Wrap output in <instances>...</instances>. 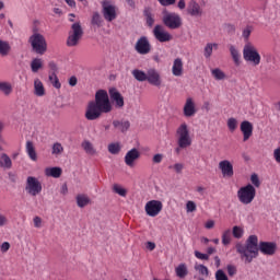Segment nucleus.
Here are the masks:
<instances>
[{
	"instance_id": "obj_52",
	"label": "nucleus",
	"mask_w": 280,
	"mask_h": 280,
	"mask_svg": "<svg viewBox=\"0 0 280 280\" xmlns=\"http://www.w3.org/2000/svg\"><path fill=\"white\" fill-rule=\"evenodd\" d=\"M8 177L10 183H16V180H19V176L14 172H9Z\"/></svg>"
},
{
	"instance_id": "obj_30",
	"label": "nucleus",
	"mask_w": 280,
	"mask_h": 280,
	"mask_svg": "<svg viewBox=\"0 0 280 280\" xmlns=\"http://www.w3.org/2000/svg\"><path fill=\"white\" fill-rule=\"evenodd\" d=\"M213 47L218 49V44L217 43H208L205 48H203V56L205 58H211L213 55Z\"/></svg>"
},
{
	"instance_id": "obj_60",
	"label": "nucleus",
	"mask_w": 280,
	"mask_h": 280,
	"mask_svg": "<svg viewBox=\"0 0 280 280\" xmlns=\"http://www.w3.org/2000/svg\"><path fill=\"white\" fill-rule=\"evenodd\" d=\"M8 224V218L0 213V226H5Z\"/></svg>"
},
{
	"instance_id": "obj_36",
	"label": "nucleus",
	"mask_w": 280,
	"mask_h": 280,
	"mask_svg": "<svg viewBox=\"0 0 280 280\" xmlns=\"http://www.w3.org/2000/svg\"><path fill=\"white\" fill-rule=\"evenodd\" d=\"M232 232L231 230H225L222 234V244L223 246H229V244H231V240H232Z\"/></svg>"
},
{
	"instance_id": "obj_24",
	"label": "nucleus",
	"mask_w": 280,
	"mask_h": 280,
	"mask_svg": "<svg viewBox=\"0 0 280 280\" xmlns=\"http://www.w3.org/2000/svg\"><path fill=\"white\" fill-rule=\"evenodd\" d=\"M26 154H28V158L31 159V161H38V155L36 154L34 142L30 140L26 142Z\"/></svg>"
},
{
	"instance_id": "obj_42",
	"label": "nucleus",
	"mask_w": 280,
	"mask_h": 280,
	"mask_svg": "<svg viewBox=\"0 0 280 280\" xmlns=\"http://www.w3.org/2000/svg\"><path fill=\"white\" fill-rule=\"evenodd\" d=\"M228 128L230 130V132H235V130H237V119L235 118H229L228 119Z\"/></svg>"
},
{
	"instance_id": "obj_12",
	"label": "nucleus",
	"mask_w": 280,
	"mask_h": 280,
	"mask_svg": "<svg viewBox=\"0 0 280 280\" xmlns=\"http://www.w3.org/2000/svg\"><path fill=\"white\" fill-rule=\"evenodd\" d=\"M153 36L159 40V43H170L173 36L170 32L165 31L163 25H155L153 28Z\"/></svg>"
},
{
	"instance_id": "obj_17",
	"label": "nucleus",
	"mask_w": 280,
	"mask_h": 280,
	"mask_svg": "<svg viewBox=\"0 0 280 280\" xmlns=\"http://www.w3.org/2000/svg\"><path fill=\"white\" fill-rule=\"evenodd\" d=\"M109 97L112 102L115 103L116 108H124V96L117 89L110 88L109 89Z\"/></svg>"
},
{
	"instance_id": "obj_49",
	"label": "nucleus",
	"mask_w": 280,
	"mask_h": 280,
	"mask_svg": "<svg viewBox=\"0 0 280 280\" xmlns=\"http://www.w3.org/2000/svg\"><path fill=\"white\" fill-rule=\"evenodd\" d=\"M186 211H187V213H194V211H196V202L187 201Z\"/></svg>"
},
{
	"instance_id": "obj_54",
	"label": "nucleus",
	"mask_w": 280,
	"mask_h": 280,
	"mask_svg": "<svg viewBox=\"0 0 280 280\" xmlns=\"http://www.w3.org/2000/svg\"><path fill=\"white\" fill-rule=\"evenodd\" d=\"M158 1L159 3L164 5V8H166L167 5H174V3H176V0H158Z\"/></svg>"
},
{
	"instance_id": "obj_3",
	"label": "nucleus",
	"mask_w": 280,
	"mask_h": 280,
	"mask_svg": "<svg viewBox=\"0 0 280 280\" xmlns=\"http://www.w3.org/2000/svg\"><path fill=\"white\" fill-rule=\"evenodd\" d=\"M176 139H177V145L176 152H180V150H185L191 145V136L189 135V127L183 122L177 129H176Z\"/></svg>"
},
{
	"instance_id": "obj_28",
	"label": "nucleus",
	"mask_w": 280,
	"mask_h": 280,
	"mask_svg": "<svg viewBox=\"0 0 280 280\" xmlns=\"http://www.w3.org/2000/svg\"><path fill=\"white\" fill-rule=\"evenodd\" d=\"M46 176H51L52 178H60L62 176V168L60 167H50L45 171Z\"/></svg>"
},
{
	"instance_id": "obj_35",
	"label": "nucleus",
	"mask_w": 280,
	"mask_h": 280,
	"mask_svg": "<svg viewBox=\"0 0 280 280\" xmlns=\"http://www.w3.org/2000/svg\"><path fill=\"white\" fill-rule=\"evenodd\" d=\"M65 152V148L60 142H55L52 144L51 154L58 156Z\"/></svg>"
},
{
	"instance_id": "obj_64",
	"label": "nucleus",
	"mask_w": 280,
	"mask_h": 280,
	"mask_svg": "<svg viewBox=\"0 0 280 280\" xmlns=\"http://www.w3.org/2000/svg\"><path fill=\"white\" fill-rule=\"evenodd\" d=\"M226 30H228L229 34H235V25L228 24Z\"/></svg>"
},
{
	"instance_id": "obj_9",
	"label": "nucleus",
	"mask_w": 280,
	"mask_h": 280,
	"mask_svg": "<svg viewBox=\"0 0 280 280\" xmlns=\"http://www.w3.org/2000/svg\"><path fill=\"white\" fill-rule=\"evenodd\" d=\"M25 190L30 196H38L40 191H43V184L38 180V178L28 176L26 178Z\"/></svg>"
},
{
	"instance_id": "obj_31",
	"label": "nucleus",
	"mask_w": 280,
	"mask_h": 280,
	"mask_svg": "<svg viewBox=\"0 0 280 280\" xmlns=\"http://www.w3.org/2000/svg\"><path fill=\"white\" fill-rule=\"evenodd\" d=\"M12 51V46H10V42L2 40L0 43V55L8 56Z\"/></svg>"
},
{
	"instance_id": "obj_27",
	"label": "nucleus",
	"mask_w": 280,
	"mask_h": 280,
	"mask_svg": "<svg viewBox=\"0 0 280 280\" xmlns=\"http://www.w3.org/2000/svg\"><path fill=\"white\" fill-rule=\"evenodd\" d=\"M77 205L80 209H84L88 205H91V198L89 196L81 194L77 196Z\"/></svg>"
},
{
	"instance_id": "obj_46",
	"label": "nucleus",
	"mask_w": 280,
	"mask_h": 280,
	"mask_svg": "<svg viewBox=\"0 0 280 280\" xmlns=\"http://www.w3.org/2000/svg\"><path fill=\"white\" fill-rule=\"evenodd\" d=\"M214 277H215V280H229V276H226V273L222 269H218L215 271Z\"/></svg>"
},
{
	"instance_id": "obj_5",
	"label": "nucleus",
	"mask_w": 280,
	"mask_h": 280,
	"mask_svg": "<svg viewBox=\"0 0 280 280\" xmlns=\"http://www.w3.org/2000/svg\"><path fill=\"white\" fill-rule=\"evenodd\" d=\"M236 196L241 205H250L255 200V196H257V189L252 184H247L237 190Z\"/></svg>"
},
{
	"instance_id": "obj_57",
	"label": "nucleus",
	"mask_w": 280,
	"mask_h": 280,
	"mask_svg": "<svg viewBox=\"0 0 280 280\" xmlns=\"http://www.w3.org/2000/svg\"><path fill=\"white\" fill-rule=\"evenodd\" d=\"M153 163H156V164H159V163H162V161H163V154H161V153H158V154H155L154 156H153Z\"/></svg>"
},
{
	"instance_id": "obj_43",
	"label": "nucleus",
	"mask_w": 280,
	"mask_h": 280,
	"mask_svg": "<svg viewBox=\"0 0 280 280\" xmlns=\"http://www.w3.org/2000/svg\"><path fill=\"white\" fill-rule=\"evenodd\" d=\"M49 81L51 82V84L55 89H60L62 86V84H60V80H58V75H56V73H52L49 75Z\"/></svg>"
},
{
	"instance_id": "obj_18",
	"label": "nucleus",
	"mask_w": 280,
	"mask_h": 280,
	"mask_svg": "<svg viewBox=\"0 0 280 280\" xmlns=\"http://www.w3.org/2000/svg\"><path fill=\"white\" fill-rule=\"evenodd\" d=\"M202 7L199 5L198 2H196V0H191L188 5H187V14H189V16H202Z\"/></svg>"
},
{
	"instance_id": "obj_1",
	"label": "nucleus",
	"mask_w": 280,
	"mask_h": 280,
	"mask_svg": "<svg viewBox=\"0 0 280 280\" xmlns=\"http://www.w3.org/2000/svg\"><path fill=\"white\" fill-rule=\"evenodd\" d=\"M259 252L262 255L272 257L277 253V243L275 242H260L257 235H249L245 244H236V253L244 259L245 264H252L253 259L259 257Z\"/></svg>"
},
{
	"instance_id": "obj_29",
	"label": "nucleus",
	"mask_w": 280,
	"mask_h": 280,
	"mask_svg": "<svg viewBox=\"0 0 280 280\" xmlns=\"http://www.w3.org/2000/svg\"><path fill=\"white\" fill-rule=\"evenodd\" d=\"M176 276L179 277V279H185L187 275H189V271L187 270V265L180 264L175 268Z\"/></svg>"
},
{
	"instance_id": "obj_15",
	"label": "nucleus",
	"mask_w": 280,
	"mask_h": 280,
	"mask_svg": "<svg viewBox=\"0 0 280 280\" xmlns=\"http://www.w3.org/2000/svg\"><path fill=\"white\" fill-rule=\"evenodd\" d=\"M219 170H221L224 178H233V164L229 160H223L219 163Z\"/></svg>"
},
{
	"instance_id": "obj_23",
	"label": "nucleus",
	"mask_w": 280,
	"mask_h": 280,
	"mask_svg": "<svg viewBox=\"0 0 280 280\" xmlns=\"http://www.w3.org/2000/svg\"><path fill=\"white\" fill-rule=\"evenodd\" d=\"M34 95L37 97L45 96V85H43V81H40V79H35L34 81Z\"/></svg>"
},
{
	"instance_id": "obj_33",
	"label": "nucleus",
	"mask_w": 280,
	"mask_h": 280,
	"mask_svg": "<svg viewBox=\"0 0 280 280\" xmlns=\"http://www.w3.org/2000/svg\"><path fill=\"white\" fill-rule=\"evenodd\" d=\"M91 23L92 25H95V27H102L104 20H102V15H100V12L93 13Z\"/></svg>"
},
{
	"instance_id": "obj_40",
	"label": "nucleus",
	"mask_w": 280,
	"mask_h": 280,
	"mask_svg": "<svg viewBox=\"0 0 280 280\" xmlns=\"http://www.w3.org/2000/svg\"><path fill=\"white\" fill-rule=\"evenodd\" d=\"M108 152L110 154H118L119 152H121V145L119 144V142L109 143L108 144Z\"/></svg>"
},
{
	"instance_id": "obj_61",
	"label": "nucleus",
	"mask_w": 280,
	"mask_h": 280,
	"mask_svg": "<svg viewBox=\"0 0 280 280\" xmlns=\"http://www.w3.org/2000/svg\"><path fill=\"white\" fill-rule=\"evenodd\" d=\"M48 67H49V69H51L54 71L52 73H56V71H58V65H56V62H54V61H50L48 63Z\"/></svg>"
},
{
	"instance_id": "obj_32",
	"label": "nucleus",
	"mask_w": 280,
	"mask_h": 280,
	"mask_svg": "<svg viewBox=\"0 0 280 280\" xmlns=\"http://www.w3.org/2000/svg\"><path fill=\"white\" fill-rule=\"evenodd\" d=\"M31 69L33 73H38L39 69H43V59L40 58H35L31 62Z\"/></svg>"
},
{
	"instance_id": "obj_2",
	"label": "nucleus",
	"mask_w": 280,
	"mask_h": 280,
	"mask_svg": "<svg viewBox=\"0 0 280 280\" xmlns=\"http://www.w3.org/2000/svg\"><path fill=\"white\" fill-rule=\"evenodd\" d=\"M112 110L113 104H110L108 92H106V90H98L95 93V100L88 104L85 119H88V121H95L96 119H100L102 115L108 114Z\"/></svg>"
},
{
	"instance_id": "obj_7",
	"label": "nucleus",
	"mask_w": 280,
	"mask_h": 280,
	"mask_svg": "<svg viewBox=\"0 0 280 280\" xmlns=\"http://www.w3.org/2000/svg\"><path fill=\"white\" fill-rule=\"evenodd\" d=\"M28 43L35 54L43 56L47 51V39L40 33H35L28 38Z\"/></svg>"
},
{
	"instance_id": "obj_16",
	"label": "nucleus",
	"mask_w": 280,
	"mask_h": 280,
	"mask_svg": "<svg viewBox=\"0 0 280 280\" xmlns=\"http://www.w3.org/2000/svg\"><path fill=\"white\" fill-rule=\"evenodd\" d=\"M141 153L137 148L129 150L125 155V163L128 167H135V161L139 160Z\"/></svg>"
},
{
	"instance_id": "obj_10",
	"label": "nucleus",
	"mask_w": 280,
	"mask_h": 280,
	"mask_svg": "<svg viewBox=\"0 0 280 280\" xmlns=\"http://www.w3.org/2000/svg\"><path fill=\"white\" fill-rule=\"evenodd\" d=\"M135 50L140 56H148L150 51H152V44H150V39L147 36H141L135 45Z\"/></svg>"
},
{
	"instance_id": "obj_59",
	"label": "nucleus",
	"mask_w": 280,
	"mask_h": 280,
	"mask_svg": "<svg viewBox=\"0 0 280 280\" xmlns=\"http://www.w3.org/2000/svg\"><path fill=\"white\" fill-rule=\"evenodd\" d=\"M273 158L277 163H280V148L273 151Z\"/></svg>"
},
{
	"instance_id": "obj_20",
	"label": "nucleus",
	"mask_w": 280,
	"mask_h": 280,
	"mask_svg": "<svg viewBox=\"0 0 280 280\" xmlns=\"http://www.w3.org/2000/svg\"><path fill=\"white\" fill-rule=\"evenodd\" d=\"M184 115L186 117H194V115H196V104L194 103V100L191 97H188L186 100V103L184 105Z\"/></svg>"
},
{
	"instance_id": "obj_22",
	"label": "nucleus",
	"mask_w": 280,
	"mask_h": 280,
	"mask_svg": "<svg viewBox=\"0 0 280 280\" xmlns=\"http://www.w3.org/2000/svg\"><path fill=\"white\" fill-rule=\"evenodd\" d=\"M113 126L117 130H120V132H128V130L130 129V121H128V120H114Z\"/></svg>"
},
{
	"instance_id": "obj_45",
	"label": "nucleus",
	"mask_w": 280,
	"mask_h": 280,
	"mask_svg": "<svg viewBox=\"0 0 280 280\" xmlns=\"http://www.w3.org/2000/svg\"><path fill=\"white\" fill-rule=\"evenodd\" d=\"M144 16L147 19V25H149V27H152V25H154V18H152V12H150V10L145 9Z\"/></svg>"
},
{
	"instance_id": "obj_56",
	"label": "nucleus",
	"mask_w": 280,
	"mask_h": 280,
	"mask_svg": "<svg viewBox=\"0 0 280 280\" xmlns=\"http://www.w3.org/2000/svg\"><path fill=\"white\" fill-rule=\"evenodd\" d=\"M1 253H8L10 250V244L8 242H4L0 246Z\"/></svg>"
},
{
	"instance_id": "obj_62",
	"label": "nucleus",
	"mask_w": 280,
	"mask_h": 280,
	"mask_svg": "<svg viewBox=\"0 0 280 280\" xmlns=\"http://www.w3.org/2000/svg\"><path fill=\"white\" fill-rule=\"evenodd\" d=\"M60 194H62V196H67L69 194V187H67V184L61 186Z\"/></svg>"
},
{
	"instance_id": "obj_39",
	"label": "nucleus",
	"mask_w": 280,
	"mask_h": 280,
	"mask_svg": "<svg viewBox=\"0 0 280 280\" xmlns=\"http://www.w3.org/2000/svg\"><path fill=\"white\" fill-rule=\"evenodd\" d=\"M82 148L86 152V154H90L91 156L95 154V149L93 148V144L90 141H84L82 143Z\"/></svg>"
},
{
	"instance_id": "obj_26",
	"label": "nucleus",
	"mask_w": 280,
	"mask_h": 280,
	"mask_svg": "<svg viewBox=\"0 0 280 280\" xmlns=\"http://www.w3.org/2000/svg\"><path fill=\"white\" fill-rule=\"evenodd\" d=\"M0 167H3V170H12V159L5 153H2L0 156Z\"/></svg>"
},
{
	"instance_id": "obj_48",
	"label": "nucleus",
	"mask_w": 280,
	"mask_h": 280,
	"mask_svg": "<svg viewBox=\"0 0 280 280\" xmlns=\"http://www.w3.org/2000/svg\"><path fill=\"white\" fill-rule=\"evenodd\" d=\"M195 269L198 270V272L200 275H205L206 277H209V268H207V266L199 265V266L195 267Z\"/></svg>"
},
{
	"instance_id": "obj_21",
	"label": "nucleus",
	"mask_w": 280,
	"mask_h": 280,
	"mask_svg": "<svg viewBox=\"0 0 280 280\" xmlns=\"http://www.w3.org/2000/svg\"><path fill=\"white\" fill-rule=\"evenodd\" d=\"M172 73L175 78H180L183 75V59L176 58L173 62Z\"/></svg>"
},
{
	"instance_id": "obj_55",
	"label": "nucleus",
	"mask_w": 280,
	"mask_h": 280,
	"mask_svg": "<svg viewBox=\"0 0 280 280\" xmlns=\"http://www.w3.org/2000/svg\"><path fill=\"white\" fill-rule=\"evenodd\" d=\"M173 167L177 174H180L183 170H185V165H183V163H176Z\"/></svg>"
},
{
	"instance_id": "obj_58",
	"label": "nucleus",
	"mask_w": 280,
	"mask_h": 280,
	"mask_svg": "<svg viewBox=\"0 0 280 280\" xmlns=\"http://www.w3.org/2000/svg\"><path fill=\"white\" fill-rule=\"evenodd\" d=\"M250 26H247L244 31H243V37L248 40V38H250Z\"/></svg>"
},
{
	"instance_id": "obj_38",
	"label": "nucleus",
	"mask_w": 280,
	"mask_h": 280,
	"mask_svg": "<svg viewBox=\"0 0 280 280\" xmlns=\"http://www.w3.org/2000/svg\"><path fill=\"white\" fill-rule=\"evenodd\" d=\"M0 91L4 93V95H10V93H12V84L0 81Z\"/></svg>"
},
{
	"instance_id": "obj_41",
	"label": "nucleus",
	"mask_w": 280,
	"mask_h": 280,
	"mask_svg": "<svg viewBox=\"0 0 280 280\" xmlns=\"http://www.w3.org/2000/svg\"><path fill=\"white\" fill-rule=\"evenodd\" d=\"M232 235L235 237V240H242V237H244V230L235 225L232 230Z\"/></svg>"
},
{
	"instance_id": "obj_50",
	"label": "nucleus",
	"mask_w": 280,
	"mask_h": 280,
	"mask_svg": "<svg viewBox=\"0 0 280 280\" xmlns=\"http://www.w3.org/2000/svg\"><path fill=\"white\" fill-rule=\"evenodd\" d=\"M195 257H197V259H201L203 261H209V254H203L198 250H195Z\"/></svg>"
},
{
	"instance_id": "obj_14",
	"label": "nucleus",
	"mask_w": 280,
	"mask_h": 280,
	"mask_svg": "<svg viewBox=\"0 0 280 280\" xmlns=\"http://www.w3.org/2000/svg\"><path fill=\"white\" fill-rule=\"evenodd\" d=\"M147 82L152 86H161V73L158 72L156 69L151 68L147 71Z\"/></svg>"
},
{
	"instance_id": "obj_4",
	"label": "nucleus",
	"mask_w": 280,
	"mask_h": 280,
	"mask_svg": "<svg viewBox=\"0 0 280 280\" xmlns=\"http://www.w3.org/2000/svg\"><path fill=\"white\" fill-rule=\"evenodd\" d=\"M83 36L84 30L82 28V24L80 22L73 23L66 42L67 47H78Z\"/></svg>"
},
{
	"instance_id": "obj_11",
	"label": "nucleus",
	"mask_w": 280,
	"mask_h": 280,
	"mask_svg": "<svg viewBox=\"0 0 280 280\" xmlns=\"http://www.w3.org/2000/svg\"><path fill=\"white\" fill-rule=\"evenodd\" d=\"M144 211L150 218H156L163 211V202L160 200H150L145 203Z\"/></svg>"
},
{
	"instance_id": "obj_44",
	"label": "nucleus",
	"mask_w": 280,
	"mask_h": 280,
	"mask_svg": "<svg viewBox=\"0 0 280 280\" xmlns=\"http://www.w3.org/2000/svg\"><path fill=\"white\" fill-rule=\"evenodd\" d=\"M113 190L115 191V194H118V196H121L122 198H126V195L128 194L125 188L117 184L114 185Z\"/></svg>"
},
{
	"instance_id": "obj_63",
	"label": "nucleus",
	"mask_w": 280,
	"mask_h": 280,
	"mask_svg": "<svg viewBox=\"0 0 280 280\" xmlns=\"http://www.w3.org/2000/svg\"><path fill=\"white\" fill-rule=\"evenodd\" d=\"M69 84L71 85V86H75L77 84H78V78L77 77H71L70 79H69Z\"/></svg>"
},
{
	"instance_id": "obj_53",
	"label": "nucleus",
	"mask_w": 280,
	"mask_h": 280,
	"mask_svg": "<svg viewBox=\"0 0 280 280\" xmlns=\"http://www.w3.org/2000/svg\"><path fill=\"white\" fill-rule=\"evenodd\" d=\"M33 222H34L35 229H40V226L43 224V219H40V217H35L33 219Z\"/></svg>"
},
{
	"instance_id": "obj_13",
	"label": "nucleus",
	"mask_w": 280,
	"mask_h": 280,
	"mask_svg": "<svg viewBox=\"0 0 280 280\" xmlns=\"http://www.w3.org/2000/svg\"><path fill=\"white\" fill-rule=\"evenodd\" d=\"M103 16L105 21H108V23L115 21L117 19V8L113 4H109L106 1H103Z\"/></svg>"
},
{
	"instance_id": "obj_34",
	"label": "nucleus",
	"mask_w": 280,
	"mask_h": 280,
	"mask_svg": "<svg viewBox=\"0 0 280 280\" xmlns=\"http://www.w3.org/2000/svg\"><path fill=\"white\" fill-rule=\"evenodd\" d=\"M211 74L214 78V80H225L226 79V74L220 68L212 69Z\"/></svg>"
},
{
	"instance_id": "obj_51",
	"label": "nucleus",
	"mask_w": 280,
	"mask_h": 280,
	"mask_svg": "<svg viewBox=\"0 0 280 280\" xmlns=\"http://www.w3.org/2000/svg\"><path fill=\"white\" fill-rule=\"evenodd\" d=\"M226 269L229 277H235V275H237V268L235 266L228 265Z\"/></svg>"
},
{
	"instance_id": "obj_8",
	"label": "nucleus",
	"mask_w": 280,
	"mask_h": 280,
	"mask_svg": "<svg viewBox=\"0 0 280 280\" xmlns=\"http://www.w3.org/2000/svg\"><path fill=\"white\" fill-rule=\"evenodd\" d=\"M162 23H164L165 27H168V30H178L183 26V18L176 12L164 11Z\"/></svg>"
},
{
	"instance_id": "obj_37",
	"label": "nucleus",
	"mask_w": 280,
	"mask_h": 280,
	"mask_svg": "<svg viewBox=\"0 0 280 280\" xmlns=\"http://www.w3.org/2000/svg\"><path fill=\"white\" fill-rule=\"evenodd\" d=\"M230 54L233 58L234 63L238 67L240 65V51H237V48L235 46H230Z\"/></svg>"
},
{
	"instance_id": "obj_19",
	"label": "nucleus",
	"mask_w": 280,
	"mask_h": 280,
	"mask_svg": "<svg viewBox=\"0 0 280 280\" xmlns=\"http://www.w3.org/2000/svg\"><path fill=\"white\" fill-rule=\"evenodd\" d=\"M241 132H243V141H248L253 137V124L248 120L241 122Z\"/></svg>"
},
{
	"instance_id": "obj_25",
	"label": "nucleus",
	"mask_w": 280,
	"mask_h": 280,
	"mask_svg": "<svg viewBox=\"0 0 280 280\" xmlns=\"http://www.w3.org/2000/svg\"><path fill=\"white\" fill-rule=\"evenodd\" d=\"M131 74L135 78V80H137V82H147L148 80V72L143 70L133 69L131 71Z\"/></svg>"
},
{
	"instance_id": "obj_47",
	"label": "nucleus",
	"mask_w": 280,
	"mask_h": 280,
	"mask_svg": "<svg viewBox=\"0 0 280 280\" xmlns=\"http://www.w3.org/2000/svg\"><path fill=\"white\" fill-rule=\"evenodd\" d=\"M250 183L253 184V187H260L261 182L259 180V176L257 174H252L250 176Z\"/></svg>"
},
{
	"instance_id": "obj_6",
	"label": "nucleus",
	"mask_w": 280,
	"mask_h": 280,
	"mask_svg": "<svg viewBox=\"0 0 280 280\" xmlns=\"http://www.w3.org/2000/svg\"><path fill=\"white\" fill-rule=\"evenodd\" d=\"M243 58L246 62H250L254 67H257L261 62V55L257 51V48L250 44H245L243 48Z\"/></svg>"
}]
</instances>
